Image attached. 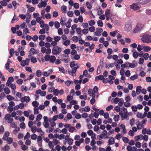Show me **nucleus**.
Wrapping results in <instances>:
<instances>
[{
	"label": "nucleus",
	"mask_w": 151,
	"mask_h": 151,
	"mask_svg": "<svg viewBox=\"0 0 151 151\" xmlns=\"http://www.w3.org/2000/svg\"><path fill=\"white\" fill-rule=\"evenodd\" d=\"M122 108L123 111H120L119 113L121 116L122 120H123L125 119L128 120L129 118L127 109L123 106Z\"/></svg>",
	"instance_id": "nucleus-1"
},
{
	"label": "nucleus",
	"mask_w": 151,
	"mask_h": 151,
	"mask_svg": "<svg viewBox=\"0 0 151 151\" xmlns=\"http://www.w3.org/2000/svg\"><path fill=\"white\" fill-rule=\"evenodd\" d=\"M141 40L144 42L148 43L151 42V36L148 34L144 35L141 38Z\"/></svg>",
	"instance_id": "nucleus-2"
},
{
	"label": "nucleus",
	"mask_w": 151,
	"mask_h": 151,
	"mask_svg": "<svg viewBox=\"0 0 151 151\" xmlns=\"http://www.w3.org/2000/svg\"><path fill=\"white\" fill-rule=\"evenodd\" d=\"M62 51L61 48L57 46L53 47L52 49V53L54 55H57L60 54Z\"/></svg>",
	"instance_id": "nucleus-3"
},
{
	"label": "nucleus",
	"mask_w": 151,
	"mask_h": 151,
	"mask_svg": "<svg viewBox=\"0 0 151 151\" xmlns=\"http://www.w3.org/2000/svg\"><path fill=\"white\" fill-rule=\"evenodd\" d=\"M130 8L134 10H138L140 9V7L139 6L137 3H133L132 5L130 6Z\"/></svg>",
	"instance_id": "nucleus-4"
},
{
	"label": "nucleus",
	"mask_w": 151,
	"mask_h": 151,
	"mask_svg": "<svg viewBox=\"0 0 151 151\" xmlns=\"http://www.w3.org/2000/svg\"><path fill=\"white\" fill-rule=\"evenodd\" d=\"M103 29L100 28H98L96 29V31L94 32V34L97 36H100L101 35V32H103Z\"/></svg>",
	"instance_id": "nucleus-5"
},
{
	"label": "nucleus",
	"mask_w": 151,
	"mask_h": 151,
	"mask_svg": "<svg viewBox=\"0 0 151 151\" xmlns=\"http://www.w3.org/2000/svg\"><path fill=\"white\" fill-rule=\"evenodd\" d=\"M30 98L28 96H25L22 97L20 99L21 102H25L27 103L28 102L30 101Z\"/></svg>",
	"instance_id": "nucleus-6"
},
{
	"label": "nucleus",
	"mask_w": 151,
	"mask_h": 151,
	"mask_svg": "<svg viewBox=\"0 0 151 151\" xmlns=\"http://www.w3.org/2000/svg\"><path fill=\"white\" fill-rule=\"evenodd\" d=\"M126 64H129V65L128 66V67L131 68H135L137 65V62L135 60L133 61L132 63H126Z\"/></svg>",
	"instance_id": "nucleus-7"
},
{
	"label": "nucleus",
	"mask_w": 151,
	"mask_h": 151,
	"mask_svg": "<svg viewBox=\"0 0 151 151\" xmlns=\"http://www.w3.org/2000/svg\"><path fill=\"white\" fill-rule=\"evenodd\" d=\"M38 51L36 50L34 48H31L29 51V55L32 56L33 55L35 54H37L38 53Z\"/></svg>",
	"instance_id": "nucleus-8"
},
{
	"label": "nucleus",
	"mask_w": 151,
	"mask_h": 151,
	"mask_svg": "<svg viewBox=\"0 0 151 151\" xmlns=\"http://www.w3.org/2000/svg\"><path fill=\"white\" fill-rule=\"evenodd\" d=\"M142 26L139 24H137L135 28L134 29V32L135 33H137L139 32L142 28Z\"/></svg>",
	"instance_id": "nucleus-9"
},
{
	"label": "nucleus",
	"mask_w": 151,
	"mask_h": 151,
	"mask_svg": "<svg viewBox=\"0 0 151 151\" xmlns=\"http://www.w3.org/2000/svg\"><path fill=\"white\" fill-rule=\"evenodd\" d=\"M139 4L143 5L148 3L150 0H136Z\"/></svg>",
	"instance_id": "nucleus-10"
},
{
	"label": "nucleus",
	"mask_w": 151,
	"mask_h": 151,
	"mask_svg": "<svg viewBox=\"0 0 151 151\" xmlns=\"http://www.w3.org/2000/svg\"><path fill=\"white\" fill-rule=\"evenodd\" d=\"M70 41L69 40H66L62 41L63 45L66 46H68L70 44Z\"/></svg>",
	"instance_id": "nucleus-11"
},
{
	"label": "nucleus",
	"mask_w": 151,
	"mask_h": 151,
	"mask_svg": "<svg viewBox=\"0 0 151 151\" xmlns=\"http://www.w3.org/2000/svg\"><path fill=\"white\" fill-rule=\"evenodd\" d=\"M71 71H68V72L70 75H73V74H75L76 72L77 69H78L76 67L72 68Z\"/></svg>",
	"instance_id": "nucleus-12"
},
{
	"label": "nucleus",
	"mask_w": 151,
	"mask_h": 151,
	"mask_svg": "<svg viewBox=\"0 0 151 151\" xmlns=\"http://www.w3.org/2000/svg\"><path fill=\"white\" fill-rule=\"evenodd\" d=\"M47 5V3L42 1L40 3H39L37 6L39 8H41L42 7H45Z\"/></svg>",
	"instance_id": "nucleus-13"
},
{
	"label": "nucleus",
	"mask_w": 151,
	"mask_h": 151,
	"mask_svg": "<svg viewBox=\"0 0 151 151\" xmlns=\"http://www.w3.org/2000/svg\"><path fill=\"white\" fill-rule=\"evenodd\" d=\"M28 57L30 59L31 62L34 63H35L37 62V60L36 58H34V57L32 56L31 55H29Z\"/></svg>",
	"instance_id": "nucleus-14"
},
{
	"label": "nucleus",
	"mask_w": 151,
	"mask_h": 151,
	"mask_svg": "<svg viewBox=\"0 0 151 151\" xmlns=\"http://www.w3.org/2000/svg\"><path fill=\"white\" fill-rule=\"evenodd\" d=\"M9 135V132L8 131L6 132L3 135L2 139L4 141H6V138H8Z\"/></svg>",
	"instance_id": "nucleus-15"
},
{
	"label": "nucleus",
	"mask_w": 151,
	"mask_h": 151,
	"mask_svg": "<svg viewBox=\"0 0 151 151\" xmlns=\"http://www.w3.org/2000/svg\"><path fill=\"white\" fill-rule=\"evenodd\" d=\"M115 141L114 138L112 137H110V139L108 141V145H110L114 143Z\"/></svg>",
	"instance_id": "nucleus-16"
},
{
	"label": "nucleus",
	"mask_w": 151,
	"mask_h": 151,
	"mask_svg": "<svg viewBox=\"0 0 151 151\" xmlns=\"http://www.w3.org/2000/svg\"><path fill=\"white\" fill-rule=\"evenodd\" d=\"M104 78L102 75H100L96 77L95 80V81H97L98 80H104Z\"/></svg>",
	"instance_id": "nucleus-17"
},
{
	"label": "nucleus",
	"mask_w": 151,
	"mask_h": 151,
	"mask_svg": "<svg viewBox=\"0 0 151 151\" xmlns=\"http://www.w3.org/2000/svg\"><path fill=\"white\" fill-rule=\"evenodd\" d=\"M66 20V19L65 17H62L60 19V24L62 26H63L65 24V21Z\"/></svg>",
	"instance_id": "nucleus-18"
},
{
	"label": "nucleus",
	"mask_w": 151,
	"mask_h": 151,
	"mask_svg": "<svg viewBox=\"0 0 151 151\" xmlns=\"http://www.w3.org/2000/svg\"><path fill=\"white\" fill-rule=\"evenodd\" d=\"M141 87L140 86H137L136 87V93L137 95H139L140 93V92L141 91Z\"/></svg>",
	"instance_id": "nucleus-19"
},
{
	"label": "nucleus",
	"mask_w": 151,
	"mask_h": 151,
	"mask_svg": "<svg viewBox=\"0 0 151 151\" xmlns=\"http://www.w3.org/2000/svg\"><path fill=\"white\" fill-rule=\"evenodd\" d=\"M56 60V57L54 55H52L50 56V60L49 61L50 62L53 63L55 62Z\"/></svg>",
	"instance_id": "nucleus-20"
},
{
	"label": "nucleus",
	"mask_w": 151,
	"mask_h": 151,
	"mask_svg": "<svg viewBox=\"0 0 151 151\" xmlns=\"http://www.w3.org/2000/svg\"><path fill=\"white\" fill-rule=\"evenodd\" d=\"M67 7L65 5H63L61 7V9L62 10V12L64 13H65L66 12V9Z\"/></svg>",
	"instance_id": "nucleus-21"
},
{
	"label": "nucleus",
	"mask_w": 151,
	"mask_h": 151,
	"mask_svg": "<svg viewBox=\"0 0 151 151\" xmlns=\"http://www.w3.org/2000/svg\"><path fill=\"white\" fill-rule=\"evenodd\" d=\"M6 140L8 144H10L12 142L13 139L11 137H9L6 138Z\"/></svg>",
	"instance_id": "nucleus-22"
},
{
	"label": "nucleus",
	"mask_w": 151,
	"mask_h": 151,
	"mask_svg": "<svg viewBox=\"0 0 151 151\" xmlns=\"http://www.w3.org/2000/svg\"><path fill=\"white\" fill-rule=\"evenodd\" d=\"M131 29V27L129 24H126L125 26V29L127 31H130Z\"/></svg>",
	"instance_id": "nucleus-23"
},
{
	"label": "nucleus",
	"mask_w": 151,
	"mask_h": 151,
	"mask_svg": "<svg viewBox=\"0 0 151 151\" xmlns=\"http://www.w3.org/2000/svg\"><path fill=\"white\" fill-rule=\"evenodd\" d=\"M132 55L134 58L136 59L139 56V53L136 51H135L133 52Z\"/></svg>",
	"instance_id": "nucleus-24"
},
{
	"label": "nucleus",
	"mask_w": 151,
	"mask_h": 151,
	"mask_svg": "<svg viewBox=\"0 0 151 151\" xmlns=\"http://www.w3.org/2000/svg\"><path fill=\"white\" fill-rule=\"evenodd\" d=\"M42 117V115L41 114H38L36 117V121L39 122L41 119Z\"/></svg>",
	"instance_id": "nucleus-25"
},
{
	"label": "nucleus",
	"mask_w": 151,
	"mask_h": 151,
	"mask_svg": "<svg viewBox=\"0 0 151 151\" xmlns=\"http://www.w3.org/2000/svg\"><path fill=\"white\" fill-rule=\"evenodd\" d=\"M143 49L145 52H148L151 50L150 48L148 46H145L143 47Z\"/></svg>",
	"instance_id": "nucleus-26"
},
{
	"label": "nucleus",
	"mask_w": 151,
	"mask_h": 151,
	"mask_svg": "<svg viewBox=\"0 0 151 151\" xmlns=\"http://www.w3.org/2000/svg\"><path fill=\"white\" fill-rule=\"evenodd\" d=\"M86 5L87 8L89 9H91L92 7L91 4L88 1H87L86 3Z\"/></svg>",
	"instance_id": "nucleus-27"
},
{
	"label": "nucleus",
	"mask_w": 151,
	"mask_h": 151,
	"mask_svg": "<svg viewBox=\"0 0 151 151\" xmlns=\"http://www.w3.org/2000/svg\"><path fill=\"white\" fill-rule=\"evenodd\" d=\"M52 92H53L54 95L55 96H57L59 94V90L57 89H55Z\"/></svg>",
	"instance_id": "nucleus-28"
},
{
	"label": "nucleus",
	"mask_w": 151,
	"mask_h": 151,
	"mask_svg": "<svg viewBox=\"0 0 151 151\" xmlns=\"http://www.w3.org/2000/svg\"><path fill=\"white\" fill-rule=\"evenodd\" d=\"M60 39L61 37L59 36H54L53 38V40H54L57 42H58L60 40Z\"/></svg>",
	"instance_id": "nucleus-29"
},
{
	"label": "nucleus",
	"mask_w": 151,
	"mask_h": 151,
	"mask_svg": "<svg viewBox=\"0 0 151 151\" xmlns=\"http://www.w3.org/2000/svg\"><path fill=\"white\" fill-rule=\"evenodd\" d=\"M124 103V100L122 98H121L119 99V103L118 104V105L119 106H121L123 105Z\"/></svg>",
	"instance_id": "nucleus-30"
},
{
	"label": "nucleus",
	"mask_w": 151,
	"mask_h": 151,
	"mask_svg": "<svg viewBox=\"0 0 151 151\" xmlns=\"http://www.w3.org/2000/svg\"><path fill=\"white\" fill-rule=\"evenodd\" d=\"M32 105L34 107H37L38 106L39 104L37 101H35L32 102Z\"/></svg>",
	"instance_id": "nucleus-31"
},
{
	"label": "nucleus",
	"mask_w": 151,
	"mask_h": 151,
	"mask_svg": "<svg viewBox=\"0 0 151 151\" xmlns=\"http://www.w3.org/2000/svg\"><path fill=\"white\" fill-rule=\"evenodd\" d=\"M65 83L66 84L67 86H69L71 84H73V82L72 81H70L67 80V81L65 82Z\"/></svg>",
	"instance_id": "nucleus-32"
},
{
	"label": "nucleus",
	"mask_w": 151,
	"mask_h": 151,
	"mask_svg": "<svg viewBox=\"0 0 151 151\" xmlns=\"http://www.w3.org/2000/svg\"><path fill=\"white\" fill-rule=\"evenodd\" d=\"M37 127L36 126H33L31 127V130L33 133H35L37 130Z\"/></svg>",
	"instance_id": "nucleus-33"
},
{
	"label": "nucleus",
	"mask_w": 151,
	"mask_h": 151,
	"mask_svg": "<svg viewBox=\"0 0 151 151\" xmlns=\"http://www.w3.org/2000/svg\"><path fill=\"white\" fill-rule=\"evenodd\" d=\"M76 31L81 36L82 35V34H81V29L79 27L76 28Z\"/></svg>",
	"instance_id": "nucleus-34"
},
{
	"label": "nucleus",
	"mask_w": 151,
	"mask_h": 151,
	"mask_svg": "<svg viewBox=\"0 0 151 151\" xmlns=\"http://www.w3.org/2000/svg\"><path fill=\"white\" fill-rule=\"evenodd\" d=\"M113 119L115 122H117L119 120V116L118 115H115L114 116Z\"/></svg>",
	"instance_id": "nucleus-35"
},
{
	"label": "nucleus",
	"mask_w": 151,
	"mask_h": 151,
	"mask_svg": "<svg viewBox=\"0 0 151 151\" xmlns=\"http://www.w3.org/2000/svg\"><path fill=\"white\" fill-rule=\"evenodd\" d=\"M11 118V115L9 114H6L5 116L4 119L6 120L9 121V119Z\"/></svg>",
	"instance_id": "nucleus-36"
},
{
	"label": "nucleus",
	"mask_w": 151,
	"mask_h": 151,
	"mask_svg": "<svg viewBox=\"0 0 151 151\" xmlns=\"http://www.w3.org/2000/svg\"><path fill=\"white\" fill-rule=\"evenodd\" d=\"M54 25L55 28L57 29H58L60 26V23L58 21H56L54 23Z\"/></svg>",
	"instance_id": "nucleus-37"
},
{
	"label": "nucleus",
	"mask_w": 151,
	"mask_h": 151,
	"mask_svg": "<svg viewBox=\"0 0 151 151\" xmlns=\"http://www.w3.org/2000/svg\"><path fill=\"white\" fill-rule=\"evenodd\" d=\"M70 49H66L63 51V52L64 54L68 55L70 53Z\"/></svg>",
	"instance_id": "nucleus-38"
},
{
	"label": "nucleus",
	"mask_w": 151,
	"mask_h": 151,
	"mask_svg": "<svg viewBox=\"0 0 151 151\" xmlns=\"http://www.w3.org/2000/svg\"><path fill=\"white\" fill-rule=\"evenodd\" d=\"M9 147L8 145H6L2 148V150L4 151H9Z\"/></svg>",
	"instance_id": "nucleus-39"
},
{
	"label": "nucleus",
	"mask_w": 151,
	"mask_h": 151,
	"mask_svg": "<svg viewBox=\"0 0 151 151\" xmlns=\"http://www.w3.org/2000/svg\"><path fill=\"white\" fill-rule=\"evenodd\" d=\"M45 38V35H41L39 36V39L40 40L42 41L44 40Z\"/></svg>",
	"instance_id": "nucleus-40"
},
{
	"label": "nucleus",
	"mask_w": 151,
	"mask_h": 151,
	"mask_svg": "<svg viewBox=\"0 0 151 151\" xmlns=\"http://www.w3.org/2000/svg\"><path fill=\"white\" fill-rule=\"evenodd\" d=\"M88 23L90 26H92L94 25L95 24V22L94 20H92L88 22Z\"/></svg>",
	"instance_id": "nucleus-41"
},
{
	"label": "nucleus",
	"mask_w": 151,
	"mask_h": 151,
	"mask_svg": "<svg viewBox=\"0 0 151 151\" xmlns=\"http://www.w3.org/2000/svg\"><path fill=\"white\" fill-rule=\"evenodd\" d=\"M138 77V75H134L133 76H132L130 77V79L132 80H134L135 79H137Z\"/></svg>",
	"instance_id": "nucleus-42"
},
{
	"label": "nucleus",
	"mask_w": 151,
	"mask_h": 151,
	"mask_svg": "<svg viewBox=\"0 0 151 151\" xmlns=\"http://www.w3.org/2000/svg\"><path fill=\"white\" fill-rule=\"evenodd\" d=\"M42 75V72L40 70H37L36 73V76L38 77H40Z\"/></svg>",
	"instance_id": "nucleus-43"
},
{
	"label": "nucleus",
	"mask_w": 151,
	"mask_h": 151,
	"mask_svg": "<svg viewBox=\"0 0 151 151\" xmlns=\"http://www.w3.org/2000/svg\"><path fill=\"white\" fill-rule=\"evenodd\" d=\"M97 24L98 26L102 27L103 26V23L102 21L99 20L97 22Z\"/></svg>",
	"instance_id": "nucleus-44"
},
{
	"label": "nucleus",
	"mask_w": 151,
	"mask_h": 151,
	"mask_svg": "<svg viewBox=\"0 0 151 151\" xmlns=\"http://www.w3.org/2000/svg\"><path fill=\"white\" fill-rule=\"evenodd\" d=\"M58 68L59 70L61 72L63 73H65V70L63 67L61 66L60 67H59Z\"/></svg>",
	"instance_id": "nucleus-45"
},
{
	"label": "nucleus",
	"mask_w": 151,
	"mask_h": 151,
	"mask_svg": "<svg viewBox=\"0 0 151 151\" xmlns=\"http://www.w3.org/2000/svg\"><path fill=\"white\" fill-rule=\"evenodd\" d=\"M142 136L143 137L142 139L144 141H147L148 138V135H145L144 136L142 135Z\"/></svg>",
	"instance_id": "nucleus-46"
},
{
	"label": "nucleus",
	"mask_w": 151,
	"mask_h": 151,
	"mask_svg": "<svg viewBox=\"0 0 151 151\" xmlns=\"http://www.w3.org/2000/svg\"><path fill=\"white\" fill-rule=\"evenodd\" d=\"M4 91L6 94H9L10 93V91L8 88H5L4 89Z\"/></svg>",
	"instance_id": "nucleus-47"
},
{
	"label": "nucleus",
	"mask_w": 151,
	"mask_h": 151,
	"mask_svg": "<svg viewBox=\"0 0 151 151\" xmlns=\"http://www.w3.org/2000/svg\"><path fill=\"white\" fill-rule=\"evenodd\" d=\"M7 99L9 101L13 100L14 98L10 95H8L6 96Z\"/></svg>",
	"instance_id": "nucleus-48"
},
{
	"label": "nucleus",
	"mask_w": 151,
	"mask_h": 151,
	"mask_svg": "<svg viewBox=\"0 0 151 151\" xmlns=\"http://www.w3.org/2000/svg\"><path fill=\"white\" fill-rule=\"evenodd\" d=\"M0 3L1 5L3 6H4L7 5V3L6 2L5 0H3L1 1Z\"/></svg>",
	"instance_id": "nucleus-49"
},
{
	"label": "nucleus",
	"mask_w": 151,
	"mask_h": 151,
	"mask_svg": "<svg viewBox=\"0 0 151 151\" xmlns=\"http://www.w3.org/2000/svg\"><path fill=\"white\" fill-rule=\"evenodd\" d=\"M51 44L49 42H46L45 43V47H47V48H50L51 47Z\"/></svg>",
	"instance_id": "nucleus-50"
},
{
	"label": "nucleus",
	"mask_w": 151,
	"mask_h": 151,
	"mask_svg": "<svg viewBox=\"0 0 151 151\" xmlns=\"http://www.w3.org/2000/svg\"><path fill=\"white\" fill-rule=\"evenodd\" d=\"M43 125L45 127L47 128L48 127L49 125L48 122H45L43 123Z\"/></svg>",
	"instance_id": "nucleus-51"
},
{
	"label": "nucleus",
	"mask_w": 151,
	"mask_h": 151,
	"mask_svg": "<svg viewBox=\"0 0 151 151\" xmlns=\"http://www.w3.org/2000/svg\"><path fill=\"white\" fill-rule=\"evenodd\" d=\"M73 40L75 42H77L78 40V38L77 36H74L73 37Z\"/></svg>",
	"instance_id": "nucleus-52"
},
{
	"label": "nucleus",
	"mask_w": 151,
	"mask_h": 151,
	"mask_svg": "<svg viewBox=\"0 0 151 151\" xmlns=\"http://www.w3.org/2000/svg\"><path fill=\"white\" fill-rule=\"evenodd\" d=\"M48 146L49 148H52L54 147V145L52 144V142L51 141H49L48 142Z\"/></svg>",
	"instance_id": "nucleus-53"
},
{
	"label": "nucleus",
	"mask_w": 151,
	"mask_h": 151,
	"mask_svg": "<svg viewBox=\"0 0 151 151\" xmlns=\"http://www.w3.org/2000/svg\"><path fill=\"white\" fill-rule=\"evenodd\" d=\"M51 45L53 46V47H55V46H57L56 45L57 44V42L56 41H55V40L53 41H52V42H51Z\"/></svg>",
	"instance_id": "nucleus-54"
},
{
	"label": "nucleus",
	"mask_w": 151,
	"mask_h": 151,
	"mask_svg": "<svg viewBox=\"0 0 151 151\" xmlns=\"http://www.w3.org/2000/svg\"><path fill=\"white\" fill-rule=\"evenodd\" d=\"M67 15H68L70 17H72L73 15V12L72 11H69L68 13H67Z\"/></svg>",
	"instance_id": "nucleus-55"
},
{
	"label": "nucleus",
	"mask_w": 151,
	"mask_h": 151,
	"mask_svg": "<svg viewBox=\"0 0 151 151\" xmlns=\"http://www.w3.org/2000/svg\"><path fill=\"white\" fill-rule=\"evenodd\" d=\"M21 88L22 91H23V90H24L25 92H27V87L26 86L24 85L22 86L21 87Z\"/></svg>",
	"instance_id": "nucleus-56"
},
{
	"label": "nucleus",
	"mask_w": 151,
	"mask_h": 151,
	"mask_svg": "<svg viewBox=\"0 0 151 151\" xmlns=\"http://www.w3.org/2000/svg\"><path fill=\"white\" fill-rule=\"evenodd\" d=\"M149 56L148 53H146L144 54V56L142 57L145 59V60H147Z\"/></svg>",
	"instance_id": "nucleus-57"
},
{
	"label": "nucleus",
	"mask_w": 151,
	"mask_h": 151,
	"mask_svg": "<svg viewBox=\"0 0 151 151\" xmlns=\"http://www.w3.org/2000/svg\"><path fill=\"white\" fill-rule=\"evenodd\" d=\"M46 41L49 42H51L52 40V38L49 36L47 37L46 38Z\"/></svg>",
	"instance_id": "nucleus-58"
},
{
	"label": "nucleus",
	"mask_w": 151,
	"mask_h": 151,
	"mask_svg": "<svg viewBox=\"0 0 151 151\" xmlns=\"http://www.w3.org/2000/svg\"><path fill=\"white\" fill-rule=\"evenodd\" d=\"M19 126L21 128L24 129L25 128V124L24 122H22L20 123Z\"/></svg>",
	"instance_id": "nucleus-59"
},
{
	"label": "nucleus",
	"mask_w": 151,
	"mask_h": 151,
	"mask_svg": "<svg viewBox=\"0 0 151 151\" xmlns=\"http://www.w3.org/2000/svg\"><path fill=\"white\" fill-rule=\"evenodd\" d=\"M114 106L112 105H110L109 106H108L106 108V111H110L111 109H112L113 108Z\"/></svg>",
	"instance_id": "nucleus-60"
},
{
	"label": "nucleus",
	"mask_w": 151,
	"mask_h": 151,
	"mask_svg": "<svg viewBox=\"0 0 151 151\" xmlns=\"http://www.w3.org/2000/svg\"><path fill=\"white\" fill-rule=\"evenodd\" d=\"M80 58V56L78 54H76L73 56V58L75 60H78Z\"/></svg>",
	"instance_id": "nucleus-61"
},
{
	"label": "nucleus",
	"mask_w": 151,
	"mask_h": 151,
	"mask_svg": "<svg viewBox=\"0 0 151 151\" xmlns=\"http://www.w3.org/2000/svg\"><path fill=\"white\" fill-rule=\"evenodd\" d=\"M137 116L139 118H143V114L142 113H138L137 115Z\"/></svg>",
	"instance_id": "nucleus-62"
},
{
	"label": "nucleus",
	"mask_w": 151,
	"mask_h": 151,
	"mask_svg": "<svg viewBox=\"0 0 151 151\" xmlns=\"http://www.w3.org/2000/svg\"><path fill=\"white\" fill-rule=\"evenodd\" d=\"M123 141L125 143H127L129 141V139L127 137H124L122 138Z\"/></svg>",
	"instance_id": "nucleus-63"
},
{
	"label": "nucleus",
	"mask_w": 151,
	"mask_h": 151,
	"mask_svg": "<svg viewBox=\"0 0 151 151\" xmlns=\"http://www.w3.org/2000/svg\"><path fill=\"white\" fill-rule=\"evenodd\" d=\"M37 137V136L35 134H32L31 136V138L33 140H35Z\"/></svg>",
	"instance_id": "nucleus-64"
}]
</instances>
